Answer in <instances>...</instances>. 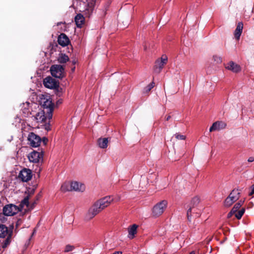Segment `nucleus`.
<instances>
[{"label": "nucleus", "instance_id": "8", "mask_svg": "<svg viewBox=\"0 0 254 254\" xmlns=\"http://www.w3.org/2000/svg\"><path fill=\"white\" fill-rule=\"evenodd\" d=\"M28 140L30 145L33 147L39 146L41 142L40 137L33 132H30L28 134Z\"/></svg>", "mask_w": 254, "mask_h": 254}, {"label": "nucleus", "instance_id": "31", "mask_svg": "<svg viewBox=\"0 0 254 254\" xmlns=\"http://www.w3.org/2000/svg\"><path fill=\"white\" fill-rule=\"evenodd\" d=\"M6 239L4 240L2 244V248H5L10 243V237H9L8 236H7Z\"/></svg>", "mask_w": 254, "mask_h": 254}, {"label": "nucleus", "instance_id": "44", "mask_svg": "<svg viewBox=\"0 0 254 254\" xmlns=\"http://www.w3.org/2000/svg\"><path fill=\"white\" fill-rule=\"evenodd\" d=\"M189 254H195V251H191Z\"/></svg>", "mask_w": 254, "mask_h": 254}, {"label": "nucleus", "instance_id": "1", "mask_svg": "<svg viewBox=\"0 0 254 254\" xmlns=\"http://www.w3.org/2000/svg\"><path fill=\"white\" fill-rule=\"evenodd\" d=\"M96 0H74L73 5L75 2L79 3L80 11H87L88 13L92 12L95 4Z\"/></svg>", "mask_w": 254, "mask_h": 254}, {"label": "nucleus", "instance_id": "10", "mask_svg": "<svg viewBox=\"0 0 254 254\" xmlns=\"http://www.w3.org/2000/svg\"><path fill=\"white\" fill-rule=\"evenodd\" d=\"M168 58L166 55H163L160 59H157L155 64V69L157 72H160L166 64Z\"/></svg>", "mask_w": 254, "mask_h": 254}, {"label": "nucleus", "instance_id": "11", "mask_svg": "<svg viewBox=\"0 0 254 254\" xmlns=\"http://www.w3.org/2000/svg\"><path fill=\"white\" fill-rule=\"evenodd\" d=\"M29 160L33 163H38L42 158V154L40 153L33 151L28 156Z\"/></svg>", "mask_w": 254, "mask_h": 254}, {"label": "nucleus", "instance_id": "33", "mask_svg": "<svg viewBox=\"0 0 254 254\" xmlns=\"http://www.w3.org/2000/svg\"><path fill=\"white\" fill-rule=\"evenodd\" d=\"M75 249V247L74 246L70 245H67L64 249V252L68 253L69 252H71L73 250H74Z\"/></svg>", "mask_w": 254, "mask_h": 254}, {"label": "nucleus", "instance_id": "25", "mask_svg": "<svg viewBox=\"0 0 254 254\" xmlns=\"http://www.w3.org/2000/svg\"><path fill=\"white\" fill-rule=\"evenodd\" d=\"M62 191L66 192L67 191H71L70 190V183L65 182L61 186V188Z\"/></svg>", "mask_w": 254, "mask_h": 254}, {"label": "nucleus", "instance_id": "9", "mask_svg": "<svg viewBox=\"0 0 254 254\" xmlns=\"http://www.w3.org/2000/svg\"><path fill=\"white\" fill-rule=\"evenodd\" d=\"M32 177V174L31 170L27 168L23 169L18 175V178L24 182H27L31 180Z\"/></svg>", "mask_w": 254, "mask_h": 254}, {"label": "nucleus", "instance_id": "15", "mask_svg": "<svg viewBox=\"0 0 254 254\" xmlns=\"http://www.w3.org/2000/svg\"><path fill=\"white\" fill-rule=\"evenodd\" d=\"M58 42L59 45L63 47H65L69 43V40L65 34L62 33L58 37Z\"/></svg>", "mask_w": 254, "mask_h": 254}, {"label": "nucleus", "instance_id": "22", "mask_svg": "<svg viewBox=\"0 0 254 254\" xmlns=\"http://www.w3.org/2000/svg\"><path fill=\"white\" fill-rule=\"evenodd\" d=\"M240 193L238 190H233L228 196L232 201L235 202L239 199Z\"/></svg>", "mask_w": 254, "mask_h": 254}, {"label": "nucleus", "instance_id": "32", "mask_svg": "<svg viewBox=\"0 0 254 254\" xmlns=\"http://www.w3.org/2000/svg\"><path fill=\"white\" fill-rule=\"evenodd\" d=\"M213 61L216 63V64H220L222 62V59L221 57L217 56V55H214L213 57Z\"/></svg>", "mask_w": 254, "mask_h": 254}, {"label": "nucleus", "instance_id": "16", "mask_svg": "<svg viewBox=\"0 0 254 254\" xmlns=\"http://www.w3.org/2000/svg\"><path fill=\"white\" fill-rule=\"evenodd\" d=\"M7 236L11 237V232L9 231L8 228L3 224H0V238H4Z\"/></svg>", "mask_w": 254, "mask_h": 254}, {"label": "nucleus", "instance_id": "42", "mask_svg": "<svg viewBox=\"0 0 254 254\" xmlns=\"http://www.w3.org/2000/svg\"><path fill=\"white\" fill-rule=\"evenodd\" d=\"M170 118H171V116H168L166 117V121H168Z\"/></svg>", "mask_w": 254, "mask_h": 254}, {"label": "nucleus", "instance_id": "41", "mask_svg": "<svg viewBox=\"0 0 254 254\" xmlns=\"http://www.w3.org/2000/svg\"><path fill=\"white\" fill-rule=\"evenodd\" d=\"M36 233V230H34V231L32 233V236H31V238L29 239V241L31 239L32 237Z\"/></svg>", "mask_w": 254, "mask_h": 254}, {"label": "nucleus", "instance_id": "18", "mask_svg": "<svg viewBox=\"0 0 254 254\" xmlns=\"http://www.w3.org/2000/svg\"><path fill=\"white\" fill-rule=\"evenodd\" d=\"M34 120L36 121L37 123H45L46 120V117L45 115V111L40 110L36 113V115L33 116Z\"/></svg>", "mask_w": 254, "mask_h": 254}, {"label": "nucleus", "instance_id": "37", "mask_svg": "<svg viewBox=\"0 0 254 254\" xmlns=\"http://www.w3.org/2000/svg\"><path fill=\"white\" fill-rule=\"evenodd\" d=\"M236 212V211H233V209H232L231 211L228 214L227 217L230 218Z\"/></svg>", "mask_w": 254, "mask_h": 254}, {"label": "nucleus", "instance_id": "48", "mask_svg": "<svg viewBox=\"0 0 254 254\" xmlns=\"http://www.w3.org/2000/svg\"><path fill=\"white\" fill-rule=\"evenodd\" d=\"M27 105H28L29 104V103H26Z\"/></svg>", "mask_w": 254, "mask_h": 254}, {"label": "nucleus", "instance_id": "43", "mask_svg": "<svg viewBox=\"0 0 254 254\" xmlns=\"http://www.w3.org/2000/svg\"><path fill=\"white\" fill-rule=\"evenodd\" d=\"M111 3V2L110 0H109L108 2H107V7H108L109 6V5Z\"/></svg>", "mask_w": 254, "mask_h": 254}, {"label": "nucleus", "instance_id": "14", "mask_svg": "<svg viewBox=\"0 0 254 254\" xmlns=\"http://www.w3.org/2000/svg\"><path fill=\"white\" fill-rule=\"evenodd\" d=\"M226 126L225 123L223 122H215L209 128V131L212 132L215 130H219L224 128Z\"/></svg>", "mask_w": 254, "mask_h": 254}, {"label": "nucleus", "instance_id": "12", "mask_svg": "<svg viewBox=\"0 0 254 254\" xmlns=\"http://www.w3.org/2000/svg\"><path fill=\"white\" fill-rule=\"evenodd\" d=\"M43 84L44 86L49 89H54L57 86V83L55 80L51 77H47L44 79Z\"/></svg>", "mask_w": 254, "mask_h": 254}, {"label": "nucleus", "instance_id": "36", "mask_svg": "<svg viewBox=\"0 0 254 254\" xmlns=\"http://www.w3.org/2000/svg\"><path fill=\"white\" fill-rule=\"evenodd\" d=\"M191 207L190 208H189L188 210H187V217H188V219L189 221H190V213L191 212Z\"/></svg>", "mask_w": 254, "mask_h": 254}, {"label": "nucleus", "instance_id": "45", "mask_svg": "<svg viewBox=\"0 0 254 254\" xmlns=\"http://www.w3.org/2000/svg\"><path fill=\"white\" fill-rule=\"evenodd\" d=\"M71 70H72V71L73 72L75 70V67H73V68H72Z\"/></svg>", "mask_w": 254, "mask_h": 254}, {"label": "nucleus", "instance_id": "3", "mask_svg": "<svg viewBox=\"0 0 254 254\" xmlns=\"http://www.w3.org/2000/svg\"><path fill=\"white\" fill-rule=\"evenodd\" d=\"M41 104L44 109H47L48 118L49 120H50L52 118V112L53 111V104L51 98H44L42 99Z\"/></svg>", "mask_w": 254, "mask_h": 254}, {"label": "nucleus", "instance_id": "46", "mask_svg": "<svg viewBox=\"0 0 254 254\" xmlns=\"http://www.w3.org/2000/svg\"><path fill=\"white\" fill-rule=\"evenodd\" d=\"M73 64H76V61L75 60H74L73 62Z\"/></svg>", "mask_w": 254, "mask_h": 254}, {"label": "nucleus", "instance_id": "20", "mask_svg": "<svg viewBox=\"0 0 254 254\" xmlns=\"http://www.w3.org/2000/svg\"><path fill=\"white\" fill-rule=\"evenodd\" d=\"M74 21L77 27L81 28L84 23L85 18L82 14L78 13L75 16Z\"/></svg>", "mask_w": 254, "mask_h": 254}, {"label": "nucleus", "instance_id": "39", "mask_svg": "<svg viewBox=\"0 0 254 254\" xmlns=\"http://www.w3.org/2000/svg\"><path fill=\"white\" fill-rule=\"evenodd\" d=\"M248 161L249 162H253L254 161V157H250L248 158Z\"/></svg>", "mask_w": 254, "mask_h": 254}, {"label": "nucleus", "instance_id": "26", "mask_svg": "<svg viewBox=\"0 0 254 254\" xmlns=\"http://www.w3.org/2000/svg\"><path fill=\"white\" fill-rule=\"evenodd\" d=\"M29 195H27L23 200H21L20 205L22 208H23L25 206H26L27 207H29Z\"/></svg>", "mask_w": 254, "mask_h": 254}, {"label": "nucleus", "instance_id": "38", "mask_svg": "<svg viewBox=\"0 0 254 254\" xmlns=\"http://www.w3.org/2000/svg\"><path fill=\"white\" fill-rule=\"evenodd\" d=\"M254 193V184L251 187V191L249 193V195L251 196Z\"/></svg>", "mask_w": 254, "mask_h": 254}, {"label": "nucleus", "instance_id": "23", "mask_svg": "<svg viewBox=\"0 0 254 254\" xmlns=\"http://www.w3.org/2000/svg\"><path fill=\"white\" fill-rule=\"evenodd\" d=\"M108 138H100L98 140L99 146L101 148H106L108 146Z\"/></svg>", "mask_w": 254, "mask_h": 254}, {"label": "nucleus", "instance_id": "35", "mask_svg": "<svg viewBox=\"0 0 254 254\" xmlns=\"http://www.w3.org/2000/svg\"><path fill=\"white\" fill-rule=\"evenodd\" d=\"M154 83L153 82H151L150 84H149L148 86H147L144 90L145 92H147L150 91L154 87Z\"/></svg>", "mask_w": 254, "mask_h": 254}, {"label": "nucleus", "instance_id": "34", "mask_svg": "<svg viewBox=\"0 0 254 254\" xmlns=\"http://www.w3.org/2000/svg\"><path fill=\"white\" fill-rule=\"evenodd\" d=\"M174 136L177 139L179 140H185L186 139V136L183 134H180L178 133H176Z\"/></svg>", "mask_w": 254, "mask_h": 254}, {"label": "nucleus", "instance_id": "7", "mask_svg": "<svg viewBox=\"0 0 254 254\" xmlns=\"http://www.w3.org/2000/svg\"><path fill=\"white\" fill-rule=\"evenodd\" d=\"M101 210L95 202L88 209L85 215V219L87 220H91L98 214Z\"/></svg>", "mask_w": 254, "mask_h": 254}, {"label": "nucleus", "instance_id": "19", "mask_svg": "<svg viewBox=\"0 0 254 254\" xmlns=\"http://www.w3.org/2000/svg\"><path fill=\"white\" fill-rule=\"evenodd\" d=\"M243 29V23L242 22H239L238 23L237 27L234 31V36L235 38L239 40L240 38V36L242 34V31Z\"/></svg>", "mask_w": 254, "mask_h": 254}, {"label": "nucleus", "instance_id": "24", "mask_svg": "<svg viewBox=\"0 0 254 254\" xmlns=\"http://www.w3.org/2000/svg\"><path fill=\"white\" fill-rule=\"evenodd\" d=\"M68 60V57L64 54H60L58 58V62L61 64L65 63Z\"/></svg>", "mask_w": 254, "mask_h": 254}, {"label": "nucleus", "instance_id": "13", "mask_svg": "<svg viewBox=\"0 0 254 254\" xmlns=\"http://www.w3.org/2000/svg\"><path fill=\"white\" fill-rule=\"evenodd\" d=\"M85 189V185L76 181L70 183V190L76 191H83Z\"/></svg>", "mask_w": 254, "mask_h": 254}, {"label": "nucleus", "instance_id": "21", "mask_svg": "<svg viewBox=\"0 0 254 254\" xmlns=\"http://www.w3.org/2000/svg\"><path fill=\"white\" fill-rule=\"evenodd\" d=\"M137 225H136V224H133L130 228H128V237L129 239H132L134 237V235L136 233V232H137Z\"/></svg>", "mask_w": 254, "mask_h": 254}, {"label": "nucleus", "instance_id": "6", "mask_svg": "<svg viewBox=\"0 0 254 254\" xmlns=\"http://www.w3.org/2000/svg\"><path fill=\"white\" fill-rule=\"evenodd\" d=\"M113 201V197L112 196H107L98 200L95 203L102 211L108 207Z\"/></svg>", "mask_w": 254, "mask_h": 254}, {"label": "nucleus", "instance_id": "47", "mask_svg": "<svg viewBox=\"0 0 254 254\" xmlns=\"http://www.w3.org/2000/svg\"><path fill=\"white\" fill-rule=\"evenodd\" d=\"M144 49L146 50V47L145 46L144 47Z\"/></svg>", "mask_w": 254, "mask_h": 254}, {"label": "nucleus", "instance_id": "40", "mask_svg": "<svg viewBox=\"0 0 254 254\" xmlns=\"http://www.w3.org/2000/svg\"><path fill=\"white\" fill-rule=\"evenodd\" d=\"M43 141L44 144H46L47 143V141H48V139L46 138H44L43 140Z\"/></svg>", "mask_w": 254, "mask_h": 254}, {"label": "nucleus", "instance_id": "27", "mask_svg": "<svg viewBox=\"0 0 254 254\" xmlns=\"http://www.w3.org/2000/svg\"><path fill=\"white\" fill-rule=\"evenodd\" d=\"M245 211V209L243 208L240 210H239L238 212H236L235 213V217L238 219H240L242 218L243 215L244 214Z\"/></svg>", "mask_w": 254, "mask_h": 254}, {"label": "nucleus", "instance_id": "29", "mask_svg": "<svg viewBox=\"0 0 254 254\" xmlns=\"http://www.w3.org/2000/svg\"><path fill=\"white\" fill-rule=\"evenodd\" d=\"M199 202V198L198 196L194 197L191 201V205L192 207L196 205Z\"/></svg>", "mask_w": 254, "mask_h": 254}, {"label": "nucleus", "instance_id": "28", "mask_svg": "<svg viewBox=\"0 0 254 254\" xmlns=\"http://www.w3.org/2000/svg\"><path fill=\"white\" fill-rule=\"evenodd\" d=\"M243 201H240L237 203L235 204L234 207H233V211H236L237 212V210L240 208V207L242 206V204L243 203Z\"/></svg>", "mask_w": 254, "mask_h": 254}, {"label": "nucleus", "instance_id": "2", "mask_svg": "<svg viewBox=\"0 0 254 254\" xmlns=\"http://www.w3.org/2000/svg\"><path fill=\"white\" fill-rule=\"evenodd\" d=\"M167 201L165 200L157 203L152 208V213L154 217H157L161 215L167 206Z\"/></svg>", "mask_w": 254, "mask_h": 254}, {"label": "nucleus", "instance_id": "5", "mask_svg": "<svg viewBox=\"0 0 254 254\" xmlns=\"http://www.w3.org/2000/svg\"><path fill=\"white\" fill-rule=\"evenodd\" d=\"M19 210V208L15 205L9 204L3 207V213L5 216H13Z\"/></svg>", "mask_w": 254, "mask_h": 254}, {"label": "nucleus", "instance_id": "17", "mask_svg": "<svg viewBox=\"0 0 254 254\" xmlns=\"http://www.w3.org/2000/svg\"><path fill=\"white\" fill-rule=\"evenodd\" d=\"M226 68L233 72H238L241 70L240 66L233 61L230 62L226 66Z\"/></svg>", "mask_w": 254, "mask_h": 254}, {"label": "nucleus", "instance_id": "30", "mask_svg": "<svg viewBox=\"0 0 254 254\" xmlns=\"http://www.w3.org/2000/svg\"><path fill=\"white\" fill-rule=\"evenodd\" d=\"M234 202V201H232V200H231L229 197V196H228L226 199L225 200V201H224V205L226 207H229Z\"/></svg>", "mask_w": 254, "mask_h": 254}, {"label": "nucleus", "instance_id": "4", "mask_svg": "<svg viewBox=\"0 0 254 254\" xmlns=\"http://www.w3.org/2000/svg\"><path fill=\"white\" fill-rule=\"evenodd\" d=\"M52 75L56 78H61L64 76V68L61 65H53L50 68Z\"/></svg>", "mask_w": 254, "mask_h": 254}]
</instances>
